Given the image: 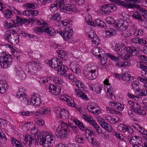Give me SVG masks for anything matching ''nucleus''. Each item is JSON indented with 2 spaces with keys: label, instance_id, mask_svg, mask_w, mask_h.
I'll return each instance as SVG.
<instances>
[{
  "label": "nucleus",
  "instance_id": "nucleus-57",
  "mask_svg": "<svg viewBox=\"0 0 147 147\" xmlns=\"http://www.w3.org/2000/svg\"><path fill=\"white\" fill-rule=\"evenodd\" d=\"M31 134H33L35 137L36 136H37V138H38V136L39 135V134H38V129H36L35 126L31 128Z\"/></svg>",
  "mask_w": 147,
  "mask_h": 147
},
{
  "label": "nucleus",
  "instance_id": "nucleus-59",
  "mask_svg": "<svg viewBox=\"0 0 147 147\" xmlns=\"http://www.w3.org/2000/svg\"><path fill=\"white\" fill-rule=\"evenodd\" d=\"M140 60L141 62L147 65V57L145 55H142L140 57Z\"/></svg>",
  "mask_w": 147,
  "mask_h": 147
},
{
  "label": "nucleus",
  "instance_id": "nucleus-53",
  "mask_svg": "<svg viewBox=\"0 0 147 147\" xmlns=\"http://www.w3.org/2000/svg\"><path fill=\"white\" fill-rule=\"evenodd\" d=\"M127 126L123 125L120 124L118 125L117 127L118 130L120 132H125L126 131Z\"/></svg>",
  "mask_w": 147,
  "mask_h": 147
},
{
  "label": "nucleus",
  "instance_id": "nucleus-9",
  "mask_svg": "<svg viewBox=\"0 0 147 147\" xmlns=\"http://www.w3.org/2000/svg\"><path fill=\"white\" fill-rule=\"evenodd\" d=\"M22 143L24 145L28 147L27 146H30L32 144L36 145L37 141L35 139L32 138L31 135L27 134L25 136L24 140Z\"/></svg>",
  "mask_w": 147,
  "mask_h": 147
},
{
  "label": "nucleus",
  "instance_id": "nucleus-38",
  "mask_svg": "<svg viewBox=\"0 0 147 147\" xmlns=\"http://www.w3.org/2000/svg\"><path fill=\"white\" fill-rule=\"evenodd\" d=\"M61 18L60 14L58 12H56L52 14L51 16L50 19L53 21L59 20Z\"/></svg>",
  "mask_w": 147,
  "mask_h": 147
},
{
  "label": "nucleus",
  "instance_id": "nucleus-64",
  "mask_svg": "<svg viewBox=\"0 0 147 147\" xmlns=\"http://www.w3.org/2000/svg\"><path fill=\"white\" fill-rule=\"evenodd\" d=\"M114 20H115L113 18L111 17L107 18L106 19L107 23L109 24H111L112 26L113 23L114 24L115 23Z\"/></svg>",
  "mask_w": 147,
  "mask_h": 147
},
{
  "label": "nucleus",
  "instance_id": "nucleus-41",
  "mask_svg": "<svg viewBox=\"0 0 147 147\" xmlns=\"http://www.w3.org/2000/svg\"><path fill=\"white\" fill-rule=\"evenodd\" d=\"M125 7L127 8L130 9L136 8L137 9H139L140 11L141 9H142L141 7H140L139 5L135 4V3L127 4L126 3V5H125Z\"/></svg>",
  "mask_w": 147,
  "mask_h": 147
},
{
  "label": "nucleus",
  "instance_id": "nucleus-62",
  "mask_svg": "<svg viewBox=\"0 0 147 147\" xmlns=\"http://www.w3.org/2000/svg\"><path fill=\"white\" fill-rule=\"evenodd\" d=\"M42 27L41 28L40 27H35L34 28V30L37 32H40L41 33H43L44 30L43 29H44L45 26H42Z\"/></svg>",
  "mask_w": 147,
  "mask_h": 147
},
{
  "label": "nucleus",
  "instance_id": "nucleus-51",
  "mask_svg": "<svg viewBox=\"0 0 147 147\" xmlns=\"http://www.w3.org/2000/svg\"><path fill=\"white\" fill-rule=\"evenodd\" d=\"M5 17L7 19L9 18L12 14L11 11L9 9H6L5 11Z\"/></svg>",
  "mask_w": 147,
  "mask_h": 147
},
{
  "label": "nucleus",
  "instance_id": "nucleus-3",
  "mask_svg": "<svg viewBox=\"0 0 147 147\" xmlns=\"http://www.w3.org/2000/svg\"><path fill=\"white\" fill-rule=\"evenodd\" d=\"M16 32L14 29L7 30L4 36L5 40L13 45H16L19 42V35Z\"/></svg>",
  "mask_w": 147,
  "mask_h": 147
},
{
  "label": "nucleus",
  "instance_id": "nucleus-18",
  "mask_svg": "<svg viewBox=\"0 0 147 147\" xmlns=\"http://www.w3.org/2000/svg\"><path fill=\"white\" fill-rule=\"evenodd\" d=\"M43 30L44 32L46 33L49 36H54L56 34L55 30L51 27L45 26L44 29Z\"/></svg>",
  "mask_w": 147,
  "mask_h": 147
},
{
  "label": "nucleus",
  "instance_id": "nucleus-28",
  "mask_svg": "<svg viewBox=\"0 0 147 147\" xmlns=\"http://www.w3.org/2000/svg\"><path fill=\"white\" fill-rule=\"evenodd\" d=\"M128 138L129 141L130 142L131 144H132L133 145H135L136 143V142H138V138L141 139L139 137L136 136H133L132 134H130L128 136Z\"/></svg>",
  "mask_w": 147,
  "mask_h": 147
},
{
  "label": "nucleus",
  "instance_id": "nucleus-54",
  "mask_svg": "<svg viewBox=\"0 0 147 147\" xmlns=\"http://www.w3.org/2000/svg\"><path fill=\"white\" fill-rule=\"evenodd\" d=\"M21 71H22L19 67H15L12 71L13 74L16 75L17 76L19 75Z\"/></svg>",
  "mask_w": 147,
  "mask_h": 147
},
{
  "label": "nucleus",
  "instance_id": "nucleus-42",
  "mask_svg": "<svg viewBox=\"0 0 147 147\" xmlns=\"http://www.w3.org/2000/svg\"><path fill=\"white\" fill-rule=\"evenodd\" d=\"M6 138L5 134L0 129V143L4 144L6 142Z\"/></svg>",
  "mask_w": 147,
  "mask_h": 147
},
{
  "label": "nucleus",
  "instance_id": "nucleus-2",
  "mask_svg": "<svg viewBox=\"0 0 147 147\" xmlns=\"http://www.w3.org/2000/svg\"><path fill=\"white\" fill-rule=\"evenodd\" d=\"M60 123L57 128L54 125L53 126V129L56 130L55 134L57 137L65 139L69 136L70 133L69 127L66 123L62 121H60Z\"/></svg>",
  "mask_w": 147,
  "mask_h": 147
},
{
  "label": "nucleus",
  "instance_id": "nucleus-31",
  "mask_svg": "<svg viewBox=\"0 0 147 147\" xmlns=\"http://www.w3.org/2000/svg\"><path fill=\"white\" fill-rule=\"evenodd\" d=\"M127 24V23L121 20H117L115 22L114 24L113 23L112 26L115 27L116 29H117L119 27L123 24Z\"/></svg>",
  "mask_w": 147,
  "mask_h": 147
},
{
  "label": "nucleus",
  "instance_id": "nucleus-58",
  "mask_svg": "<svg viewBox=\"0 0 147 147\" xmlns=\"http://www.w3.org/2000/svg\"><path fill=\"white\" fill-rule=\"evenodd\" d=\"M92 41L94 44H96L97 45H98L100 43L99 38L97 36L92 39Z\"/></svg>",
  "mask_w": 147,
  "mask_h": 147
},
{
  "label": "nucleus",
  "instance_id": "nucleus-17",
  "mask_svg": "<svg viewBox=\"0 0 147 147\" xmlns=\"http://www.w3.org/2000/svg\"><path fill=\"white\" fill-rule=\"evenodd\" d=\"M70 68L72 71L76 74H79L81 70L79 68V65L77 63L74 62H71L70 64Z\"/></svg>",
  "mask_w": 147,
  "mask_h": 147
},
{
  "label": "nucleus",
  "instance_id": "nucleus-26",
  "mask_svg": "<svg viewBox=\"0 0 147 147\" xmlns=\"http://www.w3.org/2000/svg\"><path fill=\"white\" fill-rule=\"evenodd\" d=\"M105 92H106L108 93H109L111 99L113 100L115 99V97L113 94V89L111 88H110V86H105L104 88Z\"/></svg>",
  "mask_w": 147,
  "mask_h": 147
},
{
  "label": "nucleus",
  "instance_id": "nucleus-36",
  "mask_svg": "<svg viewBox=\"0 0 147 147\" xmlns=\"http://www.w3.org/2000/svg\"><path fill=\"white\" fill-rule=\"evenodd\" d=\"M76 94L78 95V97L86 99H88L87 96L84 93L82 92L81 91H79L78 89H76L75 90Z\"/></svg>",
  "mask_w": 147,
  "mask_h": 147
},
{
  "label": "nucleus",
  "instance_id": "nucleus-7",
  "mask_svg": "<svg viewBox=\"0 0 147 147\" xmlns=\"http://www.w3.org/2000/svg\"><path fill=\"white\" fill-rule=\"evenodd\" d=\"M53 136L51 134H49L46 132H42L39 133V135L38 136V140H40V143L41 144H48L52 137Z\"/></svg>",
  "mask_w": 147,
  "mask_h": 147
},
{
  "label": "nucleus",
  "instance_id": "nucleus-45",
  "mask_svg": "<svg viewBox=\"0 0 147 147\" xmlns=\"http://www.w3.org/2000/svg\"><path fill=\"white\" fill-rule=\"evenodd\" d=\"M134 35L135 36H143L144 34V31L142 29H137L135 30L134 32Z\"/></svg>",
  "mask_w": 147,
  "mask_h": 147
},
{
  "label": "nucleus",
  "instance_id": "nucleus-56",
  "mask_svg": "<svg viewBox=\"0 0 147 147\" xmlns=\"http://www.w3.org/2000/svg\"><path fill=\"white\" fill-rule=\"evenodd\" d=\"M131 86L133 89L135 91L137 92L140 88L138 85L134 82V81L131 83Z\"/></svg>",
  "mask_w": 147,
  "mask_h": 147
},
{
  "label": "nucleus",
  "instance_id": "nucleus-32",
  "mask_svg": "<svg viewBox=\"0 0 147 147\" xmlns=\"http://www.w3.org/2000/svg\"><path fill=\"white\" fill-rule=\"evenodd\" d=\"M46 108L44 107L40 108L37 111L36 115L39 116L43 114H47L49 111Z\"/></svg>",
  "mask_w": 147,
  "mask_h": 147
},
{
  "label": "nucleus",
  "instance_id": "nucleus-14",
  "mask_svg": "<svg viewBox=\"0 0 147 147\" xmlns=\"http://www.w3.org/2000/svg\"><path fill=\"white\" fill-rule=\"evenodd\" d=\"M49 89L50 92L52 94L56 96L59 94L61 92V88L59 87L57 88L53 84H50Z\"/></svg>",
  "mask_w": 147,
  "mask_h": 147
},
{
  "label": "nucleus",
  "instance_id": "nucleus-19",
  "mask_svg": "<svg viewBox=\"0 0 147 147\" xmlns=\"http://www.w3.org/2000/svg\"><path fill=\"white\" fill-rule=\"evenodd\" d=\"M57 52L61 60L64 61L67 59L68 55L67 53L65 51L58 50L57 51Z\"/></svg>",
  "mask_w": 147,
  "mask_h": 147
},
{
  "label": "nucleus",
  "instance_id": "nucleus-27",
  "mask_svg": "<svg viewBox=\"0 0 147 147\" xmlns=\"http://www.w3.org/2000/svg\"><path fill=\"white\" fill-rule=\"evenodd\" d=\"M58 117L61 118L62 117H64L65 118L67 119L69 117V111L65 109H62L59 113Z\"/></svg>",
  "mask_w": 147,
  "mask_h": 147
},
{
  "label": "nucleus",
  "instance_id": "nucleus-37",
  "mask_svg": "<svg viewBox=\"0 0 147 147\" xmlns=\"http://www.w3.org/2000/svg\"><path fill=\"white\" fill-rule=\"evenodd\" d=\"M95 23L96 26L100 28H104L106 26L105 23L99 19H96Z\"/></svg>",
  "mask_w": 147,
  "mask_h": 147
},
{
  "label": "nucleus",
  "instance_id": "nucleus-13",
  "mask_svg": "<svg viewBox=\"0 0 147 147\" xmlns=\"http://www.w3.org/2000/svg\"><path fill=\"white\" fill-rule=\"evenodd\" d=\"M41 98L40 95L38 94L34 95L32 96L30 100H29L30 104L28 105L32 104L35 106H38L41 102Z\"/></svg>",
  "mask_w": 147,
  "mask_h": 147
},
{
  "label": "nucleus",
  "instance_id": "nucleus-21",
  "mask_svg": "<svg viewBox=\"0 0 147 147\" xmlns=\"http://www.w3.org/2000/svg\"><path fill=\"white\" fill-rule=\"evenodd\" d=\"M102 51L104 52V51L102 49L96 47H94L92 51L93 55H94L95 56H97L100 59H101V57H102V55H103L104 53H102Z\"/></svg>",
  "mask_w": 147,
  "mask_h": 147
},
{
  "label": "nucleus",
  "instance_id": "nucleus-22",
  "mask_svg": "<svg viewBox=\"0 0 147 147\" xmlns=\"http://www.w3.org/2000/svg\"><path fill=\"white\" fill-rule=\"evenodd\" d=\"M62 64L61 61H59L58 59L55 58L52 59L51 67L52 68L56 69H57L59 67L60 65Z\"/></svg>",
  "mask_w": 147,
  "mask_h": 147
},
{
  "label": "nucleus",
  "instance_id": "nucleus-50",
  "mask_svg": "<svg viewBox=\"0 0 147 147\" xmlns=\"http://www.w3.org/2000/svg\"><path fill=\"white\" fill-rule=\"evenodd\" d=\"M107 57H108L112 60L117 61L119 60V58L116 57L111 53H107L106 54Z\"/></svg>",
  "mask_w": 147,
  "mask_h": 147
},
{
  "label": "nucleus",
  "instance_id": "nucleus-4",
  "mask_svg": "<svg viewBox=\"0 0 147 147\" xmlns=\"http://www.w3.org/2000/svg\"><path fill=\"white\" fill-rule=\"evenodd\" d=\"M11 56L7 52H3L0 54V65L4 68H7L11 64Z\"/></svg>",
  "mask_w": 147,
  "mask_h": 147
},
{
  "label": "nucleus",
  "instance_id": "nucleus-8",
  "mask_svg": "<svg viewBox=\"0 0 147 147\" xmlns=\"http://www.w3.org/2000/svg\"><path fill=\"white\" fill-rule=\"evenodd\" d=\"M141 11L142 13L135 12L132 15V17L138 20L143 21L144 19L147 20V10L142 9Z\"/></svg>",
  "mask_w": 147,
  "mask_h": 147
},
{
  "label": "nucleus",
  "instance_id": "nucleus-44",
  "mask_svg": "<svg viewBox=\"0 0 147 147\" xmlns=\"http://www.w3.org/2000/svg\"><path fill=\"white\" fill-rule=\"evenodd\" d=\"M24 6L26 7L27 9H32L36 8L37 6V4L34 3H25Z\"/></svg>",
  "mask_w": 147,
  "mask_h": 147
},
{
  "label": "nucleus",
  "instance_id": "nucleus-39",
  "mask_svg": "<svg viewBox=\"0 0 147 147\" xmlns=\"http://www.w3.org/2000/svg\"><path fill=\"white\" fill-rule=\"evenodd\" d=\"M74 121L75 124L78 125L80 129L83 131L85 130V127L84 124L82 122L77 119H74Z\"/></svg>",
  "mask_w": 147,
  "mask_h": 147
},
{
  "label": "nucleus",
  "instance_id": "nucleus-25",
  "mask_svg": "<svg viewBox=\"0 0 147 147\" xmlns=\"http://www.w3.org/2000/svg\"><path fill=\"white\" fill-rule=\"evenodd\" d=\"M124 60L123 62H118L116 63V65L118 67H125L131 65V63L128 62V59H126L124 58Z\"/></svg>",
  "mask_w": 147,
  "mask_h": 147
},
{
  "label": "nucleus",
  "instance_id": "nucleus-6",
  "mask_svg": "<svg viewBox=\"0 0 147 147\" xmlns=\"http://www.w3.org/2000/svg\"><path fill=\"white\" fill-rule=\"evenodd\" d=\"M85 76L89 80H93L95 79L98 75V71L93 68L88 67L84 72Z\"/></svg>",
  "mask_w": 147,
  "mask_h": 147
},
{
  "label": "nucleus",
  "instance_id": "nucleus-40",
  "mask_svg": "<svg viewBox=\"0 0 147 147\" xmlns=\"http://www.w3.org/2000/svg\"><path fill=\"white\" fill-rule=\"evenodd\" d=\"M110 6H109V4H107L103 5L101 8L100 10L104 12V13L107 14H109L110 11L109 9Z\"/></svg>",
  "mask_w": 147,
  "mask_h": 147
},
{
  "label": "nucleus",
  "instance_id": "nucleus-24",
  "mask_svg": "<svg viewBox=\"0 0 147 147\" xmlns=\"http://www.w3.org/2000/svg\"><path fill=\"white\" fill-rule=\"evenodd\" d=\"M121 78L124 80L131 83L134 80V77L127 73H123Z\"/></svg>",
  "mask_w": 147,
  "mask_h": 147
},
{
  "label": "nucleus",
  "instance_id": "nucleus-1",
  "mask_svg": "<svg viewBox=\"0 0 147 147\" xmlns=\"http://www.w3.org/2000/svg\"><path fill=\"white\" fill-rule=\"evenodd\" d=\"M115 51L120 56V57H122L124 55V58L129 60L131 57V55L134 56L137 55L138 51L136 48L134 47H126L124 44L121 45L118 47H116Z\"/></svg>",
  "mask_w": 147,
  "mask_h": 147
},
{
  "label": "nucleus",
  "instance_id": "nucleus-46",
  "mask_svg": "<svg viewBox=\"0 0 147 147\" xmlns=\"http://www.w3.org/2000/svg\"><path fill=\"white\" fill-rule=\"evenodd\" d=\"M106 109L108 113H109L112 114H121V113L116 111L114 109H112V108H110L109 107H107Z\"/></svg>",
  "mask_w": 147,
  "mask_h": 147
},
{
  "label": "nucleus",
  "instance_id": "nucleus-35",
  "mask_svg": "<svg viewBox=\"0 0 147 147\" xmlns=\"http://www.w3.org/2000/svg\"><path fill=\"white\" fill-rule=\"evenodd\" d=\"M11 140L12 144L16 147H24L23 145L20 142L14 138H11Z\"/></svg>",
  "mask_w": 147,
  "mask_h": 147
},
{
  "label": "nucleus",
  "instance_id": "nucleus-20",
  "mask_svg": "<svg viewBox=\"0 0 147 147\" xmlns=\"http://www.w3.org/2000/svg\"><path fill=\"white\" fill-rule=\"evenodd\" d=\"M57 69V74L59 75L60 76H65V75L66 74V73L67 72L66 70L65 69V67H67L66 66L64 65H60V66Z\"/></svg>",
  "mask_w": 147,
  "mask_h": 147
},
{
  "label": "nucleus",
  "instance_id": "nucleus-47",
  "mask_svg": "<svg viewBox=\"0 0 147 147\" xmlns=\"http://www.w3.org/2000/svg\"><path fill=\"white\" fill-rule=\"evenodd\" d=\"M109 1L112 2L116 4L119 5H122L125 7L126 5V2L123 1H121L120 0H109Z\"/></svg>",
  "mask_w": 147,
  "mask_h": 147
},
{
  "label": "nucleus",
  "instance_id": "nucleus-34",
  "mask_svg": "<svg viewBox=\"0 0 147 147\" xmlns=\"http://www.w3.org/2000/svg\"><path fill=\"white\" fill-rule=\"evenodd\" d=\"M4 26L6 29H11L13 28H16V25H15L12 22V23H10L6 21L4 22Z\"/></svg>",
  "mask_w": 147,
  "mask_h": 147
},
{
  "label": "nucleus",
  "instance_id": "nucleus-12",
  "mask_svg": "<svg viewBox=\"0 0 147 147\" xmlns=\"http://www.w3.org/2000/svg\"><path fill=\"white\" fill-rule=\"evenodd\" d=\"M25 90L22 88H20L17 93L16 96L18 98L24 102H27L29 104V102L27 99L26 98V94L24 92Z\"/></svg>",
  "mask_w": 147,
  "mask_h": 147
},
{
  "label": "nucleus",
  "instance_id": "nucleus-55",
  "mask_svg": "<svg viewBox=\"0 0 147 147\" xmlns=\"http://www.w3.org/2000/svg\"><path fill=\"white\" fill-rule=\"evenodd\" d=\"M128 27V24H124L119 27H118V28L117 29L118 31L120 32H124L126 30V29Z\"/></svg>",
  "mask_w": 147,
  "mask_h": 147
},
{
  "label": "nucleus",
  "instance_id": "nucleus-5",
  "mask_svg": "<svg viewBox=\"0 0 147 147\" xmlns=\"http://www.w3.org/2000/svg\"><path fill=\"white\" fill-rule=\"evenodd\" d=\"M139 66V67L142 70L141 75L143 77H138L137 80L142 82L144 84L145 88L147 89V66L140 63Z\"/></svg>",
  "mask_w": 147,
  "mask_h": 147
},
{
  "label": "nucleus",
  "instance_id": "nucleus-15",
  "mask_svg": "<svg viewBox=\"0 0 147 147\" xmlns=\"http://www.w3.org/2000/svg\"><path fill=\"white\" fill-rule=\"evenodd\" d=\"M16 20L13 19L11 20L16 25L17 24H18L19 25H22V24H28V23L30 22V20L26 19L25 18H21L20 17L18 16H16Z\"/></svg>",
  "mask_w": 147,
  "mask_h": 147
},
{
  "label": "nucleus",
  "instance_id": "nucleus-23",
  "mask_svg": "<svg viewBox=\"0 0 147 147\" xmlns=\"http://www.w3.org/2000/svg\"><path fill=\"white\" fill-rule=\"evenodd\" d=\"M8 88V85L5 81L3 80L0 81V93H5Z\"/></svg>",
  "mask_w": 147,
  "mask_h": 147
},
{
  "label": "nucleus",
  "instance_id": "nucleus-49",
  "mask_svg": "<svg viewBox=\"0 0 147 147\" xmlns=\"http://www.w3.org/2000/svg\"><path fill=\"white\" fill-rule=\"evenodd\" d=\"M66 0H56L55 2L56 5L59 7V8L60 9L62 8L63 6H64L63 4L65 2Z\"/></svg>",
  "mask_w": 147,
  "mask_h": 147
},
{
  "label": "nucleus",
  "instance_id": "nucleus-61",
  "mask_svg": "<svg viewBox=\"0 0 147 147\" xmlns=\"http://www.w3.org/2000/svg\"><path fill=\"white\" fill-rule=\"evenodd\" d=\"M57 7L55 4H52L50 7V9L51 12H54L57 10Z\"/></svg>",
  "mask_w": 147,
  "mask_h": 147
},
{
  "label": "nucleus",
  "instance_id": "nucleus-29",
  "mask_svg": "<svg viewBox=\"0 0 147 147\" xmlns=\"http://www.w3.org/2000/svg\"><path fill=\"white\" fill-rule=\"evenodd\" d=\"M111 107L112 108L116 107L115 108L116 109L120 111H123L124 109V105L121 104L118 102H113L112 105Z\"/></svg>",
  "mask_w": 147,
  "mask_h": 147
},
{
  "label": "nucleus",
  "instance_id": "nucleus-48",
  "mask_svg": "<svg viewBox=\"0 0 147 147\" xmlns=\"http://www.w3.org/2000/svg\"><path fill=\"white\" fill-rule=\"evenodd\" d=\"M92 125L96 129L98 134H102L103 133H102V130L101 128L100 127L96 122L95 123H94Z\"/></svg>",
  "mask_w": 147,
  "mask_h": 147
},
{
  "label": "nucleus",
  "instance_id": "nucleus-10",
  "mask_svg": "<svg viewBox=\"0 0 147 147\" xmlns=\"http://www.w3.org/2000/svg\"><path fill=\"white\" fill-rule=\"evenodd\" d=\"M61 11L65 13L70 14L73 12L76 11L77 8L74 5L69 4H65L62 8H61Z\"/></svg>",
  "mask_w": 147,
  "mask_h": 147
},
{
  "label": "nucleus",
  "instance_id": "nucleus-60",
  "mask_svg": "<svg viewBox=\"0 0 147 147\" xmlns=\"http://www.w3.org/2000/svg\"><path fill=\"white\" fill-rule=\"evenodd\" d=\"M66 102L69 106L73 107H75V103L74 100L72 98H71L70 99H68Z\"/></svg>",
  "mask_w": 147,
  "mask_h": 147
},
{
  "label": "nucleus",
  "instance_id": "nucleus-30",
  "mask_svg": "<svg viewBox=\"0 0 147 147\" xmlns=\"http://www.w3.org/2000/svg\"><path fill=\"white\" fill-rule=\"evenodd\" d=\"M82 117L83 118L88 122L90 124H91L92 125L96 122L90 116L87 115L86 114H84L82 115Z\"/></svg>",
  "mask_w": 147,
  "mask_h": 147
},
{
  "label": "nucleus",
  "instance_id": "nucleus-63",
  "mask_svg": "<svg viewBox=\"0 0 147 147\" xmlns=\"http://www.w3.org/2000/svg\"><path fill=\"white\" fill-rule=\"evenodd\" d=\"M101 86L100 85H98V86H96V87H94V91L96 93L100 94L101 92Z\"/></svg>",
  "mask_w": 147,
  "mask_h": 147
},
{
  "label": "nucleus",
  "instance_id": "nucleus-43",
  "mask_svg": "<svg viewBox=\"0 0 147 147\" xmlns=\"http://www.w3.org/2000/svg\"><path fill=\"white\" fill-rule=\"evenodd\" d=\"M146 89H141L140 88L138 90L137 92L138 93V95L140 96H146L147 95V89L145 88Z\"/></svg>",
  "mask_w": 147,
  "mask_h": 147
},
{
  "label": "nucleus",
  "instance_id": "nucleus-11",
  "mask_svg": "<svg viewBox=\"0 0 147 147\" xmlns=\"http://www.w3.org/2000/svg\"><path fill=\"white\" fill-rule=\"evenodd\" d=\"M40 64L38 62L32 61L28 65V72L30 74H33L36 73L38 70L41 69V67Z\"/></svg>",
  "mask_w": 147,
  "mask_h": 147
},
{
  "label": "nucleus",
  "instance_id": "nucleus-52",
  "mask_svg": "<svg viewBox=\"0 0 147 147\" xmlns=\"http://www.w3.org/2000/svg\"><path fill=\"white\" fill-rule=\"evenodd\" d=\"M54 83L57 85H59L63 83V80L60 78L55 77L53 79Z\"/></svg>",
  "mask_w": 147,
  "mask_h": 147
},
{
  "label": "nucleus",
  "instance_id": "nucleus-16",
  "mask_svg": "<svg viewBox=\"0 0 147 147\" xmlns=\"http://www.w3.org/2000/svg\"><path fill=\"white\" fill-rule=\"evenodd\" d=\"M58 33H59L66 40H68L72 35V33L70 31L67 30L57 31Z\"/></svg>",
  "mask_w": 147,
  "mask_h": 147
},
{
  "label": "nucleus",
  "instance_id": "nucleus-33",
  "mask_svg": "<svg viewBox=\"0 0 147 147\" xmlns=\"http://www.w3.org/2000/svg\"><path fill=\"white\" fill-rule=\"evenodd\" d=\"M105 33L107 34V37H111L115 35L116 31L113 29L111 28L107 29L105 31Z\"/></svg>",
  "mask_w": 147,
  "mask_h": 147
}]
</instances>
